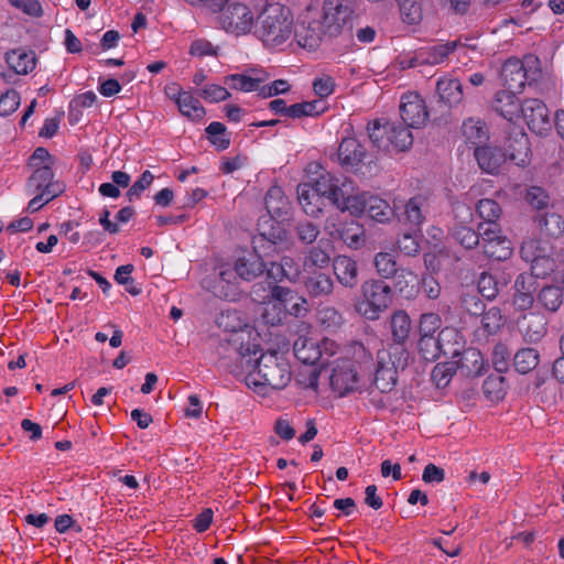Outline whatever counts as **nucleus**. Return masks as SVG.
I'll list each match as a JSON object with an SVG mask.
<instances>
[{"mask_svg":"<svg viewBox=\"0 0 564 564\" xmlns=\"http://www.w3.org/2000/svg\"><path fill=\"white\" fill-rule=\"evenodd\" d=\"M351 14L350 0H316L301 15L295 40L301 47L315 50L325 37L340 35Z\"/></svg>","mask_w":564,"mask_h":564,"instance_id":"1","label":"nucleus"},{"mask_svg":"<svg viewBox=\"0 0 564 564\" xmlns=\"http://www.w3.org/2000/svg\"><path fill=\"white\" fill-rule=\"evenodd\" d=\"M293 33L295 34L293 14L281 3L267 4L257 17L254 35L267 47L282 45Z\"/></svg>","mask_w":564,"mask_h":564,"instance_id":"2","label":"nucleus"},{"mask_svg":"<svg viewBox=\"0 0 564 564\" xmlns=\"http://www.w3.org/2000/svg\"><path fill=\"white\" fill-rule=\"evenodd\" d=\"M245 380L249 388L259 392L265 393L267 389L281 390L291 380L290 365L276 351L261 354Z\"/></svg>","mask_w":564,"mask_h":564,"instance_id":"3","label":"nucleus"},{"mask_svg":"<svg viewBox=\"0 0 564 564\" xmlns=\"http://www.w3.org/2000/svg\"><path fill=\"white\" fill-rule=\"evenodd\" d=\"M265 267L267 264L260 254V250H256L253 247L251 251H243L236 258L234 267L229 264L220 267L219 283H226L227 286H223L218 296L235 301L239 293L237 286L238 279L252 281L264 272Z\"/></svg>","mask_w":564,"mask_h":564,"instance_id":"4","label":"nucleus"},{"mask_svg":"<svg viewBox=\"0 0 564 564\" xmlns=\"http://www.w3.org/2000/svg\"><path fill=\"white\" fill-rule=\"evenodd\" d=\"M408 360V350L400 346H389L387 350H379L375 366V387L381 392L391 391L397 382V370L405 368Z\"/></svg>","mask_w":564,"mask_h":564,"instance_id":"5","label":"nucleus"},{"mask_svg":"<svg viewBox=\"0 0 564 564\" xmlns=\"http://www.w3.org/2000/svg\"><path fill=\"white\" fill-rule=\"evenodd\" d=\"M403 122H386L381 124L380 120H375L367 126L369 139L378 149L398 151L408 150L413 143V135Z\"/></svg>","mask_w":564,"mask_h":564,"instance_id":"6","label":"nucleus"},{"mask_svg":"<svg viewBox=\"0 0 564 564\" xmlns=\"http://www.w3.org/2000/svg\"><path fill=\"white\" fill-rule=\"evenodd\" d=\"M362 300L357 303V312L369 321H377L391 300L392 289L380 280H368L361 285Z\"/></svg>","mask_w":564,"mask_h":564,"instance_id":"7","label":"nucleus"},{"mask_svg":"<svg viewBox=\"0 0 564 564\" xmlns=\"http://www.w3.org/2000/svg\"><path fill=\"white\" fill-rule=\"evenodd\" d=\"M338 162L346 172L366 176L376 164V158L369 153L356 138H345L338 147Z\"/></svg>","mask_w":564,"mask_h":564,"instance_id":"8","label":"nucleus"},{"mask_svg":"<svg viewBox=\"0 0 564 564\" xmlns=\"http://www.w3.org/2000/svg\"><path fill=\"white\" fill-rule=\"evenodd\" d=\"M263 290L261 284H256L252 288V294L256 296L254 300L265 304L262 317L267 324L276 325L282 321L284 311L286 310V303L293 300V291L289 288L273 285L270 286L269 292L265 295H259L258 292Z\"/></svg>","mask_w":564,"mask_h":564,"instance_id":"9","label":"nucleus"},{"mask_svg":"<svg viewBox=\"0 0 564 564\" xmlns=\"http://www.w3.org/2000/svg\"><path fill=\"white\" fill-rule=\"evenodd\" d=\"M219 12V25L227 33L246 35L256 28L257 19L251 8L242 2H232Z\"/></svg>","mask_w":564,"mask_h":564,"instance_id":"10","label":"nucleus"},{"mask_svg":"<svg viewBox=\"0 0 564 564\" xmlns=\"http://www.w3.org/2000/svg\"><path fill=\"white\" fill-rule=\"evenodd\" d=\"M359 375L355 361L348 358L332 364L329 386L338 397H345L358 388Z\"/></svg>","mask_w":564,"mask_h":564,"instance_id":"11","label":"nucleus"},{"mask_svg":"<svg viewBox=\"0 0 564 564\" xmlns=\"http://www.w3.org/2000/svg\"><path fill=\"white\" fill-rule=\"evenodd\" d=\"M481 236V248L487 258L506 261L513 252L512 242L502 235L500 226L485 228L482 224L478 225Z\"/></svg>","mask_w":564,"mask_h":564,"instance_id":"12","label":"nucleus"},{"mask_svg":"<svg viewBox=\"0 0 564 564\" xmlns=\"http://www.w3.org/2000/svg\"><path fill=\"white\" fill-rule=\"evenodd\" d=\"M520 117L523 118L528 128L536 134H546L551 130L550 112L541 99H523Z\"/></svg>","mask_w":564,"mask_h":564,"instance_id":"13","label":"nucleus"},{"mask_svg":"<svg viewBox=\"0 0 564 564\" xmlns=\"http://www.w3.org/2000/svg\"><path fill=\"white\" fill-rule=\"evenodd\" d=\"M466 45L460 40L436 43L431 46L421 47L414 53L409 66L438 65L444 63L448 56L460 47Z\"/></svg>","mask_w":564,"mask_h":564,"instance_id":"14","label":"nucleus"},{"mask_svg":"<svg viewBox=\"0 0 564 564\" xmlns=\"http://www.w3.org/2000/svg\"><path fill=\"white\" fill-rule=\"evenodd\" d=\"M65 191L64 183L54 181V173L52 167L43 165L34 170L26 183L28 194H40L46 195L47 199H54Z\"/></svg>","mask_w":564,"mask_h":564,"instance_id":"15","label":"nucleus"},{"mask_svg":"<svg viewBox=\"0 0 564 564\" xmlns=\"http://www.w3.org/2000/svg\"><path fill=\"white\" fill-rule=\"evenodd\" d=\"M269 108L276 115L286 116L292 119L317 117L326 110L325 104L321 99L288 106L284 99L278 98L270 101Z\"/></svg>","mask_w":564,"mask_h":564,"instance_id":"16","label":"nucleus"},{"mask_svg":"<svg viewBox=\"0 0 564 564\" xmlns=\"http://www.w3.org/2000/svg\"><path fill=\"white\" fill-rule=\"evenodd\" d=\"M399 108L402 122L408 127L419 128L429 118L425 102L417 93L404 94Z\"/></svg>","mask_w":564,"mask_h":564,"instance_id":"17","label":"nucleus"},{"mask_svg":"<svg viewBox=\"0 0 564 564\" xmlns=\"http://www.w3.org/2000/svg\"><path fill=\"white\" fill-rule=\"evenodd\" d=\"M276 219L278 218L270 217V219L265 220L263 225H260L261 231L252 241L256 250L264 249L268 245V248L275 251L278 245L288 240V232L285 228Z\"/></svg>","mask_w":564,"mask_h":564,"instance_id":"18","label":"nucleus"},{"mask_svg":"<svg viewBox=\"0 0 564 564\" xmlns=\"http://www.w3.org/2000/svg\"><path fill=\"white\" fill-rule=\"evenodd\" d=\"M517 93L510 89L500 90L494 98V109L510 122L520 118L522 101H519Z\"/></svg>","mask_w":564,"mask_h":564,"instance_id":"19","label":"nucleus"},{"mask_svg":"<svg viewBox=\"0 0 564 564\" xmlns=\"http://www.w3.org/2000/svg\"><path fill=\"white\" fill-rule=\"evenodd\" d=\"M501 76L505 86L513 91L521 93L525 86L528 74L523 63L518 58H509L502 66Z\"/></svg>","mask_w":564,"mask_h":564,"instance_id":"20","label":"nucleus"},{"mask_svg":"<svg viewBox=\"0 0 564 564\" xmlns=\"http://www.w3.org/2000/svg\"><path fill=\"white\" fill-rule=\"evenodd\" d=\"M333 270L337 281L343 286L354 289L358 284V265L350 257L341 254L335 257Z\"/></svg>","mask_w":564,"mask_h":564,"instance_id":"21","label":"nucleus"},{"mask_svg":"<svg viewBox=\"0 0 564 564\" xmlns=\"http://www.w3.org/2000/svg\"><path fill=\"white\" fill-rule=\"evenodd\" d=\"M474 155L479 167L489 174L497 173L507 160V153L501 149L486 145L475 148Z\"/></svg>","mask_w":564,"mask_h":564,"instance_id":"22","label":"nucleus"},{"mask_svg":"<svg viewBox=\"0 0 564 564\" xmlns=\"http://www.w3.org/2000/svg\"><path fill=\"white\" fill-rule=\"evenodd\" d=\"M295 357L305 365H315L322 359L319 341L312 337L300 336L293 344Z\"/></svg>","mask_w":564,"mask_h":564,"instance_id":"23","label":"nucleus"},{"mask_svg":"<svg viewBox=\"0 0 564 564\" xmlns=\"http://www.w3.org/2000/svg\"><path fill=\"white\" fill-rule=\"evenodd\" d=\"M390 329L393 341L390 346H400L401 348H405L404 344L412 329V323L409 314L402 310L394 312L390 318Z\"/></svg>","mask_w":564,"mask_h":564,"instance_id":"24","label":"nucleus"},{"mask_svg":"<svg viewBox=\"0 0 564 564\" xmlns=\"http://www.w3.org/2000/svg\"><path fill=\"white\" fill-rule=\"evenodd\" d=\"M436 93L440 100L451 107L463 100V86L457 78H440L436 83Z\"/></svg>","mask_w":564,"mask_h":564,"instance_id":"25","label":"nucleus"},{"mask_svg":"<svg viewBox=\"0 0 564 564\" xmlns=\"http://www.w3.org/2000/svg\"><path fill=\"white\" fill-rule=\"evenodd\" d=\"M462 132L467 143L482 147L489 139L486 123L481 119L468 118L463 122Z\"/></svg>","mask_w":564,"mask_h":564,"instance_id":"26","label":"nucleus"},{"mask_svg":"<svg viewBox=\"0 0 564 564\" xmlns=\"http://www.w3.org/2000/svg\"><path fill=\"white\" fill-rule=\"evenodd\" d=\"M529 139L528 135L519 131L509 140L507 159L518 166H523L529 161Z\"/></svg>","mask_w":564,"mask_h":564,"instance_id":"27","label":"nucleus"},{"mask_svg":"<svg viewBox=\"0 0 564 564\" xmlns=\"http://www.w3.org/2000/svg\"><path fill=\"white\" fill-rule=\"evenodd\" d=\"M6 62L15 74L25 75L35 68L36 57L33 52L13 50L6 54Z\"/></svg>","mask_w":564,"mask_h":564,"instance_id":"28","label":"nucleus"},{"mask_svg":"<svg viewBox=\"0 0 564 564\" xmlns=\"http://www.w3.org/2000/svg\"><path fill=\"white\" fill-rule=\"evenodd\" d=\"M534 223L544 237L558 238L564 234V219L556 213L538 215Z\"/></svg>","mask_w":564,"mask_h":564,"instance_id":"29","label":"nucleus"},{"mask_svg":"<svg viewBox=\"0 0 564 564\" xmlns=\"http://www.w3.org/2000/svg\"><path fill=\"white\" fill-rule=\"evenodd\" d=\"M457 367L468 377L480 376L484 369V357L476 348L465 349L457 360Z\"/></svg>","mask_w":564,"mask_h":564,"instance_id":"30","label":"nucleus"},{"mask_svg":"<svg viewBox=\"0 0 564 564\" xmlns=\"http://www.w3.org/2000/svg\"><path fill=\"white\" fill-rule=\"evenodd\" d=\"M296 193L299 203L306 215L317 216L322 212L323 202L310 183L300 184Z\"/></svg>","mask_w":564,"mask_h":564,"instance_id":"31","label":"nucleus"},{"mask_svg":"<svg viewBox=\"0 0 564 564\" xmlns=\"http://www.w3.org/2000/svg\"><path fill=\"white\" fill-rule=\"evenodd\" d=\"M265 208L271 218H282L288 214L289 200L279 186H272L264 197Z\"/></svg>","mask_w":564,"mask_h":564,"instance_id":"32","label":"nucleus"},{"mask_svg":"<svg viewBox=\"0 0 564 564\" xmlns=\"http://www.w3.org/2000/svg\"><path fill=\"white\" fill-rule=\"evenodd\" d=\"M306 292L313 297H323L329 295L334 290L332 278L324 272H314L305 281Z\"/></svg>","mask_w":564,"mask_h":564,"instance_id":"33","label":"nucleus"},{"mask_svg":"<svg viewBox=\"0 0 564 564\" xmlns=\"http://www.w3.org/2000/svg\"><path fill=\"white\" fill-rule=\"evenodd\" d=\"M427 208V200L425 197L417 195L409 199L405 205V220L412 229L420 228L425 219V212Z\"/></svg>","mask_w":564,"mask_h":564,"instance_id":"34","label":"nucleus"},{"mask_svg":"<svg viewBox=\"0 0 564 564\" xmlns=\"http://www.w3.org/2000/svg\"><path fill=\"white\" fill-rule=\"evenodd\" d=\"M177 108L184 117L193 121H200L206 115L205 108L191 91H186L178 97Z\"/></svg>","mask_w":564,"mask_h":564,"instance_id":"35","label":"nucleus"},{"mask_svg":"<svg viewBox=\"0 0 564 564\" xmlns=\"http://www.w3.org/2000/svg\"><path fill=\"white\" fill-rule=\"evenodd\" d=\"M399 12L401 20L409 24V25H415L419 24L423 19V7H424V0H394Z\"/></svg>","mask_w":564,"mask_h":564,"instance_id":"36","label":"nucleus"},{"mask_svg":"<svg viewBox=\"0 0 564 564\" xmlns=\"http://www.w3.org/2000/svg\"><path fill=\"white\" fill-rule=\"evenodd\" d=\"M395 290L404 297H413L417 293V275L410 269L400 268L393 276Z\"/></svg>","mask_w":564,"mask_h":564,"instance_id":"37","label":"nucleus"},{"mask_svg":"<svg viewBox=\"0 0 564 564\" xmlns=\"http://www.w3.org/2000/svg\"><path fill=\"white\" fill-rule=\"evenodd\" d=\"M366 213L370 218L379 223L389 221L394 215L393 208L386 199L370 194L368 197Z\"/></svg>","mask_w":564,"mask_h":564,"instance_id":"38","label":"nucleus"},{"mask_svg":"<svg viewBox=\"0 0 564 564\" xmlns=\"http://www.w3.org/2000/svg\"><path fill=\"white\" fill-rule=\"evenodd\" d=\"M476 212L479 218L484 220L481 224L485 226V228L500 226L497 224V220L501 217L502 210L496 200L489 198L480 199L476 205Z\"/></svg>","mask_w":564,"mask_h":564,"instance_id":"39","label":"nucleus"},{"mask_svg":"<svg viewBox=\"0 0 564 564\" xmlns=\"http://www.w3.org/2000/svg\"><path fill=\"white\" fill-rule=\"evenodd\" d=\"M540 355L534 348H522L513 357V365L518 372L528 373L536 368Z\"/></svg>","mask_w":564,"mask_h":564,"instance_id":"40","label":"nucleus"},{"mask_svg":"<svg viewBox=\"0 0 564 564\" xmlns=\"http://www.w3.org/2000/svg\"><path fill=\"white\" fill-rule=\"evenodd\" d=\"M454 239L464 248L473 249L480 243L481 236L477 231L463 223L456 224L452 229Z\"/></svg>","mask_w":564,"mask_h":564,"instance_id":"41","label":"nucleus"},{"mask_svg":"<svg viewBox=\"0 0 564 564\" xmlns=\"http://www.w3.org/2000/svg\"><path fill=\"white\" fill-rule=\"evenodd\" d=\"M538 303L550 312H556L563 303V290L556 285H546L538 294Z\"/></svg>","mask_w":564,"mask_h":564,"instance_id":"42","label":"nucleus"},{"mask_svg":"<svg viewBox=\"0 0 564 564\" xmlns=\"http://www.w3.org/2000/svg\"><path fill=\"white\" fill-rule=\"evenodd\" d=\"M482 391L491 401H499L503 399L507 391L505 377L500 373L489 375L482 383Z\"/></svg>","mask_w":564,"mask_h":564,"instance_id":"43","label":"nucleus"},{"mask_svg":"<svg viewBox=\"0 0 564 564\" xmlns=\"http://www.w3.org/2000/svg\"><path fill=\"white\" fill-rule=\"evenodd\" d=\"M373 265L376 268L377 273L382 279H391L400 270V268L397 267L394 256L390 252H378L375 256Z\"/></svg>","mask_w":564,"mask_h":564,"instance_id":"44","label":"nucleus"},{"mask_svg":"<svg viewBox=\"0 0 564 564\" xmlns=\"http://www.w3.org/2000/svg\"><path fill=\"white\" fill-rule=\"evenodd\" d=\"M417 348L422 358L433 361L443 354L442 348L444 346H441L438 336L420 335Z\"/></svg>","mask_w":564,"mask_h":564,"instance_id":"45","label":"nucleus"},{"mask_svg":"<svg viewBox=\"0 0 564 564\" xmlns=\"http://www.w3.org/2000/svg\"><path fill=\"white\" fill-rule=\"evenodd\" d=\"M261 82L260 78H253L245 74H232L225 77V84L228 87L246 93L258 90Z\"/></svg>","mask_w":564,"mask_h":564,"instance_id":"46","label":"nucleus"},{"mask_svg":"<svg viewBox=\"0 0 564 564\" xmlns=\"http://www.w3.org/2000/svg\"><path fill=\"white\" fill-rule=\"evenodd\" d=\"M352 192H355V185L351 180L347 177H337L329 202L337 208H340Z\"/></svg>","mask_w":564,"mask_h":564,"instance_id":"47","label":"nucleus"},{"mask_svg":"<svg viewBox=\"0 0 564 564\" xmlns=\"http://www.w3.org/2000/svg\"><path fill=\"white\" fill-rule=\"evenodd\" d=\"M459 337L458 332L453 327H445L438 333V339L442 348L443 355L445 356H458L460 345L457 340Z\"/></svg>","mask_w":564,"mask_h":564,"instance_id":"48","label":"nucleus"},{"mask_svg":"<svg viewBox=\"0 0 564 564\" xmlns=\"http://www.w3.org/2000/svg\"><path fill=\"white\" fill-rule=\"evenodd\" d=\"M481 315V326L488 335L497 334L505 324V317L498 307H490Z\"/></svg>","mask_w":564,"mask_h":564,"instance_id":"49","label":"nucleus"},{"mask_svg":"<svg viewBox=\"0 0 564 564\" xmlns=\"http://www.w3.org/2000/svg\"><path fill=\"white\" fill-rule=\"evenodd\" d=\"M209 141L218 149L226 150L230 144V138L226 133L224 123L214 121L206 128Z\"/></svg>","mask_w":564,"mask_h":564,"instance_id":"50","label":"nucleus"},{"mask_svg":"<svg viewBox=\"0 0 564 564\" xmlns=\"http://www.w3.org/2000/svg\"><path fill=\"white\" fill-rule=\"evenodd\" d=\"M547 252L545 242L536 239L525 240L520 249L521 257L524 261L532 263L538 258Z\"/></svg>","mask_w":564,"mask_h":564,"instance_id":"51","label":"nucleus"},{"mask_svg":"<svg viewBox=\"0 0 564 564\" xmlns=\"http://www.w3.org/2000/svg\"><path fill=\"white\" fill-rule=\"evenodd\" d=\"M368 197V193H358L355 191L339 209L343 212L348 210L351 215H361L366 213Z\"/></svg>","mask_w":564,"mask_h":564,"instance_id":"52","label":"nucleus"},{"mask_svg":"<svg viewBox=\"0 0 564 564\" xmlns=\"http://www.w3.org/2000/svg\"><path fill=\"white\" fill-rule=\"evenodd\" d=\"M339 237L348 247L357 249L364 242V230L351 223L339 230Z\"/></svg>","mask_w":564,"mask_h":564,"instance_id":"53","label":"nucleus"},{"mask_svg":"<svg viewBox=\"0 0 564 564\" xmlns=\"http://www.w3.org/2000/svg\"><path fill=\"white\" fill-rule=\"evenodd\" d=\"M478 292L486 300H495L499 293L496 278L489 273H481L478 279Z\"/></svg>","mask_w":564,"mask_h":564,"instance_id":"54","label":"nucleus"},{"mask_svg":"<svg viewBox=\"0 0 564 564\" xmlns=\"http://www.w3.org/2000/svg\"><path fill=\"white\" fill-rule=\"evenodd\" d=\"M319 324L328 330L338 328L343 323L341 314L334 307H323L318 311Z\"/></svg>","mask_w":564,"mask_h":564,"instance_id":"55","label":"nucleus"},{"mask_svg":"<svg viewBox=\"0 0 564 564\" xmlns=\"http://www.w3.org/2000/svg\"><path fill=\"white\" fill-rule=\"evenodd\" d=\"M337 181L336 176L330 175L329 173H323L319 175V177L314 182V184H311L316 194L319 195L321 199L327 198L329 200V197L332 195V192L334 191L335 183Z\"/></svg>","mask_w":564,"mask_h":564,"instance_id":"56","label":"nucleus"},{"mask_svg":"<svg viewBox=\"0 0 564 564\" xmlns=\"http://www.w3.org/2000/svg\"><path fill=\"white\" fill-rule=\"evenodd\" d=\"M8 3L22 13L32 17L41 18L44 13L43 8L39 0H7Z\"/></svg>","mask_w":564,"mask_h":564,"instance_id":"57","label":"nucleus"},{"mask_svg":"<svg viewBox=\"0 0 564 564\" xmlns=\"http://www.w3.org/2000/svg\"><path fill=\"white\" fill-rule=\"evenodd\" d=\"M555 270V262L550 256L544 253L531 263V275L534 278H545Z\"/></svg>","mask_w":564,"mask_h":564,"instance_id":"58","label":"nucleus"},{"mask_svg":"<svg viewBox=\"0 0 564 564\" xmlns=\"http://www.w3.org/2000/svg\"><path fill=\"white\" fill-rule=\"evenodd\" d=\"M154 180V175L150 171H144L138 181L133 183L132 186L129 187L127 192V197L129 202H133L138 199L141 194L152 184Z\"/></svg>","mask_w":564,"mask_h":564,"instance_id":"59","label":"nucleus"},{"mask_svg":"<svg viewBox=\"0 0 564 564\" xmlns=\"http://www.w3.org/2000/svg\"><path fill=\"white\" fill-rule=\"evenodd\" d=\"M442 325V319L436 313H424L420 318L419 332L420 335H430L434 336V334L438 330Z\"/></svg>","mask_w":564,"mask_h":564,"instance_id":"60","label":"nucleus"},{"mask_svg":"<svg viewBox=\"0 0 564 564\" xmlns=\"http://www.w3.org/2000/svg\"><path fill=\"white\" fill-rule=\"evenodd\" d=\"M330 261L329 254L319 247H313L310 249L304 260V267L311 268H325Z\"/></svg>","mask_w":564,"mask_h":564,"instance_id":"61","label":"nucleus"},{"mask_svg":"<svg viewBox=\"0 0 564 564\" xmlns=\"http://www.w3.org/2000/svg\"><path fill=\"white\" fill-rule=\"evenodd\" d=\"M199 96L204 98L206 101L219 102L228 99L230 97V94L227 90V88L219 85L210 84L206 85L200 89Z\"/></svg>","mask_w":564,"mask_h":564,"instance_id":"62","label":"nucleus"},{"mask_svg":"<svg viewBox=\"0 0 564 564\" xmlns=\"http://www.w3.org/2000/svg\"><path fill=\"white\" fill-rule=\"evenodd\" d=\"M545 334V323L539 316L532 315V319L529 322L524 329V337L527 340L534 343L539 341Z\"/></svg>","mask_w":564,"mask_h":564,"instance_id":"63","label":"nucleus"},{"mask_svg":"<svg viewBox=\"0 0 564 564\" xmlns=\"http://www.w3.org/2000/svg\"><path fill=\"white\" fill-rule=\"evenodd\" d=\"M462 307L470 315L479 316L485 311V305L477 294L465 293L460 299Z\"/></svg>","mask_w":564,"mask_h":564,"instance_id":"64","label":"nucleus"}]
</instances>
